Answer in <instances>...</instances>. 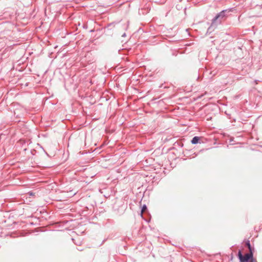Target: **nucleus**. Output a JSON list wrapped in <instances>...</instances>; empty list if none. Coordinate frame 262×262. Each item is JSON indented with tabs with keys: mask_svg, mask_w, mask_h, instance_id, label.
<instances>
[{
	"mask_svg": "<svg viewBox=\"0 0 262 262\" xmlns=\"http://www.w3.org/2000/svg\"><path fill=\"white\" fill-rule=\"evenodd\" d=\"M199 140H200V138L199 137L195 136L192 138V139L191 141V143L193 144H195L198 143Z\"/></svg>",
	"mask_w": 262,
	"mask_h": 262,
	"instance_id": "nucleus-3",
	"label": "nucleus"
},
{
	"mask_svg": "<svg viewBox=\"0 0 262 262\" xmlns=\"http://www.w3.org/2000/svg\"><path fill=\"white\" fill-rule=\"evenodd\" d=\"M94 119L97 120V119H97V118H94Z\"/></svg>",
	"mask_w": 262,
	"mask_h": 262,
	"instance_id": "nucleus-8",
	"label": "nucleus"
},
{
	"mask_svg": "<svg viewBox=\"0 0 262 262\" xmlns=\"http://www.w3.org/2000/svg\"><path fill=\"white\" fill-rule=\"evenodd\" d=\"M147 207L145 205H144L142 208L141 210V215L142 214L143 212L146 209Z\"/></svg>",
	"mask_w": 262,
	"mask_h": 262,
	"instance_id": "nucleus-4",
	"label": "nucleus"
},
{
	"mask_svg": "<svg viewBox=\"0 0 262 262\" xmlns=\"http://www.w3.org/2000/svg\"><path fill=\"white\" fill-rule=\"evenodd\" d=\"M231 11V9H227L222 11L221 12L218 13L212 19V24L214 23L217 20H219L220 23H221L222 20H224L227 17V12H229Z\"/></svg>",
	"mask_w": 262,
	"mask_h": 262,
	"instance_id": "nucleus-2",
	"label": "nucleus"
},
{
	"mask_svg": "<svg viewBox=\"0 0 262 262\" xmlns=\"http://www.w3.org/2000/svg\"><path fill=\"white\" fill-rule=\"evenodd\" d=\"M253 252L246 253L245 255H243L241 251L238 252V257L240 262H254L253 259Z\"/></svg>",
	"mask_w": 262,
	"mask_h": 262,
	"instance_id": "nucleus-1",
	"label": "nucleus"
},
{
	"mask_svg": "<svg viewBox=\"0 0 262 262\" xmlns=\"http://www.w3.org/2000/svg\"><path fill=\"white\" fill-rule=\"evenodd\" d=\"M248 249L249 250L250 252H252V248L251 247V246L250 248H248Z\"/></svg>",
	"mask_w": 262,
	"mask_h": 262,
	"instance_id": "nucleus-6",
	"label": "nucleus"
},
{
	"mask_svg": "<svg viewBox=\"0 0 262 262\" xmlns=\"http://www.w3.org/2000/svg\"><path fill=\"white\" fill-rule=\"evenodd\" d=\"M246 246H247L248 248H250L251 247L250 243L249 241H247L246 242Z\"/></svg>",
	"mask_w": 262,
	"mask_h": 262,
	"instance_id": "nucleus-5",
	"label": "nucleus"
},
{
	"mask_svg": "<svg viewBox=\"0 0 262 262\" xmlns=\"http://www.w3.org/2000/svg\"><path fill=\"white\" fill-rule=\"evenodd\" d=\"M30 195H32V192H30Z\"/></svg>",
	"mask_w": 262,
	"mask_h": 262,
	"instance_id": "nucleus-7",
	"label": "nucleus"
}]
</instances>
